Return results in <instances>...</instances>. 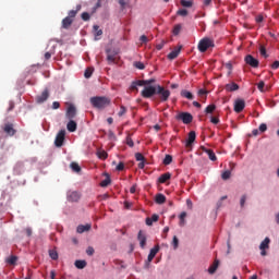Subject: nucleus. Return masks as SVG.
<instances>
[{"mask_svg":"<svg viewBox=\"0 0 279 279\" xmlns=\"http://www.w3.org/2000/svg\"><path fill=\"white\" fill-rule=\"evenodd\" d=\"M50 258H52V260H58V252L56 251H50Z\"/></svg>","mask_w":279,"mask_h":279,"instance_id":"nucleus-53","label":"nucleus"},{"mask_svg":"<svg viewBox=\"0 0 279 279\" xmlns=\"http://www.w3.org/2000/svg\"><path fill=\"white\" fill-rule=\"evenodd\" d=\"M178 121H182L185 125L193 123V114L189 112H181L177 116Z\"/></svg>","mask_w":279,"mask_h":279,"instance_id":"nucleus-5","label":"nucleus"},{"mask_svg":"<svg viewBox=\"0 0 279 279\" xmlns=\"http://www.w3.org/2000/svg\"><path fill=\"white\" fill-rule=\"evenodd\" d=\"M72 171H74V173H80V171H82V167H80V163L73 161L71 165H70Z\"/></svg>","mask_w":279,"mask_h":279,"instance_id":"nucleus-30","label":"nucleus"},{"mask_svg":"<svg viewBox=\"0 0 279 279\" xmlns=\"http://www.w3.org/2000/svg\"><path fill=\"white\" fill-rule=\"evenodd\" d=\"M94 32L95 36H101L104 34V31L99 29V25H94Z\"/></svg>","mask_w":279,"mask_h":279,"instance_id":"nucleus-44","label":"nucleus"},{"mask_svg":"<svg viewBox=\"0 0 279 279\" xmlns=\"http://www.w3.org/2000/svg\"><path fill=\"white\" fill-rule=\"evenodd\" d=\"M244 60L248 64V66H252L253 69H258L259 61L254 58V56L247 54Z\"/></svg>","mask_w":279,"mask_h":279,"instance_id":"nucleus-7","label":"nucleus"},{"mask_svg":"<svg viewBox=\"0 0 279 279\" xmlns=\"http://www.w3.org/2000/svg\"><path fill=\"white\" fill-rule=\"evenodd\" d=\"M158 252H160V246L156 245L155 247H153L148 254L147 260L148 263H151V260H154V258H156V254H158Z\"/></svg>","mask_w":279,"mask_h":279,"instance_id":"nucleus-16","label":"nucleus"},{"mask_svg":"<svg viewBox=\"0 0 279 279\" xmlns=\"http://www.w3.org/2000/svg\"><path fill=\"white\" fill-rule=\"evenodd\" d=\"M195 138H197L195 131H191L189 133V137H187L185 146L191 147V145H193L195 143Z\"/></svg>","mask_w":279,"mask_h":279,"instance_id":"nucleus-17","label":"nucleus"},{"mask_svg":"<svg viewBox=\"0 0 279 279\" xmlns=\"http://www.w3.org/2000/svg\"><path fill=\"white\" fill-rule=\"evenodd\" d=\"M177 14H179V16H189V11L186 9H181Z\"/></svg>","mask_w":279,"mask_h":279,"instance_id":"nucleus-47","label":"nucleus"},{"mask_svg":"<svg viewBox=\"0 0 279 279\" xmlns=\"http://www.w3.org/2000/svg\"><path fill=\"white\" fill-rule=\"evenodd\" d=\"M65 136H66L65 130L59 131V133L57 134L56 140H54L56 147H62V145H64Z\"/></svg>","mask_w":279,"mask_h":279,"instance_id":"nucleus-6","label":"nucleus"},{"mask_svg":"<svg viewBox=\"0 0 279 279\" xmlns=\"http://www.w3.org/2000/svg\"><path fill=\"white\" fill-rule=\"evenodd\" d=\"M16 260H19V257L16 255H12L7 258L8 265H16Z\"/></svg>","mask_w":279,"mask_h":279,"instance_id":"nucleus-31","label":"nucleus"},{"mask_svg":"<svg viewBox=\"0 0 279 279\" xmlns=\"http://www.w3.org/2000/svg\"><path fill=\"white\" fill-rule=\"evenodd\" d=\"M116 169L117 171H123V169H125V163H123V161H120Z\"/></svg>","mask_w":279,"mask_h":279,"instance_id":"nucleus-54","label":"nucleus"},{"mask_svg":"<svg viewBox=\"0 0 279 279\" xmlns=\"http://www.w3.org/2000/svg\"><path fill=\"white\" fill-rule=\"evenodd\" d=\"M58 108H60V102L59 101H53L52 102V109L58 110Z\"/></svg>","mask_w":279,"mask_h":279,"instance_id":"nucleus-60","label":"nucleus"},{"mask_svg":"<svg viewBox=\"0 0 279 279\" xmlns=\"http://www.w3.org/2000/svg\"><path fill=\"white\" fill-rule=\"evenodd\" d=\"M93 71H94L93 68H87V69L85 70L84 77H86V80H88L89 77H92V76H93Z\"/></svg>","mask_w":279,"mask_h":279,"instance_id":"nucleus-37","label":"nucleus"},{"mask_svg":"<svg viewBox=\"0 0 279 279\" xmlns=\"http://www.w3.org/2000/svg\"><path fill=\"white\" fill-rule=\"evenodd\" d=\"M76 114H77V109L75 108V106L70 105L65 112L66 119L73 120V119H75Z\"/></svg>","mask_w":279,"mask_h":279,"instance_id":"nucleus-8","label":"nucleus"},{"mask_svg":"<svg viewBox=\"0 0 279 279\" xmlns=\"http://www.w3.org/2000/svg\"><path fill=\"white\" fill-rule=\"evenodd\" d=\"M140 40H141V43H144V44H147V36H145V35H142L141 37H140Z\"/></svg>","mask_w":279,"mask_h":279,"instance_id":"nucleus-63","label":"nucleus"},{"mask_svg":"<svg viewBox=\"0 0 279 279\" xmlns=\"http://www.w3.org/2000/svg\"><path fill=\"white\" fill-rule=\"evenodd\" d=\"M157 90H158V87L149 85L144 87L141 95L142 97H144V99H151V97H154V95L157 94Z\"/></svg>","mask_w":279,"mask_h":279,"instance_id":"nucleus-3","label":"nucleus"},{"mask_svg":"<svg viewBox=\"0 0 279 279\" xmlns=\"http://www.w3.org/2000/svg\"><path fill=\"white\" fill-rule=\"evenodd\" d=\"M76 269H84L87 265L86 260H82V259H77L75 263H74Z\"/></svg>","mask_w":279,"mask_h":279,"instance_id":"nucleus-29","label":"nucleus"},{"mask_svg":"<svg viewBox=\"0 0 279 279\" xmlns=\"http://www.w3.org/2000/svg\"><path fill=\"white\" fill-rule=\"evenodd\" d=\"M3 132H5V134H8V136H14V134H16V130L14 129V124H12V123L4 124Z\"/></svg>","mask_w":279,"mask_h":279,"instance_id":"nucleus-15","label":"nucleus"},{"mask_svg":"<svg viewBox=\"0 0 279 279\" xmlns=\"http://www.w3.org/2000/svg\"><path fill=\"white\" fill-rule=\"evenodd\" d=\"M155 202L156 204H165V202H167V196H165L163 194H157L155 197Z\"/></svg>","mask_w":279,"mask_h":279,"instance_id":"nucleus-27","label":"nucleus"},{"mask_svg":"<svg viewBox=\"0 0 279 279\" xmlns=\"http://www.w3.org/2000/svg\"><path fill=\"white\" fill-rule=\"evenodd\" d=\"M172 245L174 247V250H178V245H180V240H178V236H173L172 239Z\"/></svg>","mask_w":279,"mask_h":279,"instance_id":"nucleus-48","label":"nucleus"},{"mask_svg":"<svg viewBox=\"0 0 279 279\" xmlns=\"http://www.w3.org/2000/svg\"><path fill=\"white\" fill-rule=\"evenodd\" d=\"M97 156L100 160H106V158H108V153L106 150H98Z\"/></svg>","mask_w":279,"mask_h":279,"instance_id":"nucleus-33","label":"nucleus"},{"mask_svg":"<svg viewBox=\"0 0 279 279\" xmlns=\"http://www.w3.org/2000/svg\"><path fill=\"white\" fill-rule=\"evenodd\" d=\"M68 132H75L77 130V122L70 120L66 124Z\"/></svg>","mask_w":279,"mask_h":279,"instance_id":"nucleus-21","label":"nucleus"},{"mask_svg":"<svg viewBox=\"0 0 279 279\" xmlns=\"http://www.w3.org/2000/svg\"><path fill=\"white\" fill-rule=\"evenodd\" d=\"M138 86H143V83L141 82V80L133 81L131 83L130 90H136V93H138Z\"/></svg>","mask_w":279,"mask_h":279,"instance_id":"nucleus-25","label":"nucleus"},{"mask_svg":"<svg viewBox=\"0 0 279 279\" xmlns=\"http://www.w3.org/2000/svg\"><path fill=\"white\" fill-rule=\"evenodd\" d=\"M25 233H26L27 236H32V233H33L32 228H29V227L26 228Z\"/></svg>","mask_w":279,"mask_h":279,"instance_id":"nucleus-64","label":"nucleus"},{"mask_svg":"<svg viewBox=\"0 0 279 279\" xmlns=\"http://www.w3.org/2000/svg\"><path fill=\"white\" fill-rule=\"evenodd\" d=\"M217 110V106L215 105H209L206 107L205 112L206 114H213Z\"/></svg>","mask_w":279,"mask_h":279,"instance_id":"nucleus-32","label":"nucleus"},{"mask_svg":"<svg viewBox=\"0 0 279 279\" xmlns=\"http://www.w3.org/2000/svg\"><path fill=\"white\" fill-rule=\"evenodd\" d=\"M271 69H274L275 71L277 69H279V61H275L272 64H271Z\"/></svg>","mask_w":279,"mask_h":279,"instance_id":"nucleus-61","label":"nucleus"},{"mask_svg":"<svg viewBox=\"0 0 279 279\" xmlns=\"http://www.w3.org/2000/svg\"><path fill=\"white\" fill-rule=\"evenodd\" d=\"M168 180H171V174L169 172H166L159 177L158 183L165 184V182H167Z\"/></svg>","mask_w":279,"mask_h":279,"instance_id":"nucleus-22","label":"nucleus"},{"mask_svg":"<svg viewBox=\"0 0 279 279\" xmlns=\"http://www.w3.org/2000/svg\"><path fill=\"white\" fill-rule=\"evenodd\" d=\"M126 145H129V147H134V141L132 140V137H126Z\"/></svg>","mask_w":279,"mask_h":279,"instance_id":"nucleus-56","label":"nucleus"},{"mask_svg":"<svg viewBox=\"0 0 279 279\" xmlns=\"http://www.w3.org/2000/svg\"><path fill=\"white\" fill-rule=\"evenodd\" d=\"M137 240L140 241V246L142 250H145V245H147V235H145V232L143 230H140Z\"/></svg>","mask_w":279,"mask_h":279,"instance_id":"nucleus-14","label":"nucleus"},{"mask_svg":"<svg viewBox=\"0 0 279 279\" xmlns=\"http://www.w3.org/2000/svg\"><path fill=\"white\" fill-rule=\"evenodd\" d=\"M81 19L83 21H90V14L88 12H83Z\"/></svg>","mask_w":279,"mask_h":279,"instance_id":"nucleus-49","label":"nucleus"},{"mask_svg":"<svg viewBox=\"0 0 279 279\" xmlns=\"http://www.w3.org/2000/svg\"><path fill=\"white\" fill-rule=\"evenodd\" d=\"M156 80L150 78V80H141L142 86H151Z\"/></svg>","mask_w":279,"mask_h":279,"instance_id":"nucleus-35","label":"nucleus"},{"mask_svg":"<svg viewBox=\"0 0 279 279\" xmlns=\"http://www.w3.org/2000/svg\"><path fill=\"white\" fill-rule=\"evenodd\" d=\"M243 110H245V100L243 99H238L234 102V112H243Z\"/></svg>","mask_w":279,"mask_h":279,"instance_id":"nucleus-13","label":"nucleus"},{"mask_svg":"<svg viewBox=\"0 0 279 279\" xmlns=\"http://www.w3.org/2000/svg\"><path fill=\"white\" fill-rule=\"evenodd\" d=\"M181 97H184L185 99H190V100L194 99L193 94L186 89L181 90Z\"/></svg>","mask_w":279,"mask_h":279,"instance_id":"nucleus-28","label":"nucleus"},{"mask_svg":"<svg viewBox=\"0 0 279 279\" xmlns=\"http://www.w3.org/2000/svg\"><path fill=\"white\" fill-rule=\"evenodd\" d=\"M269 243L271 240L269 238H265L264 241L259 245V250H262V256H267V252L265 250H269Z\"/></svg>","mask_w":279,"mask_h":279,"instance_id":"nucleus-11","label":"nucleus"},{"mask_svg":"<svg viewBox=\"0 0 279 279\" xmlns=\"http://www.w3.org/2000/svg\"><path fill=\"white\" fill-rule=\"evenodd\" d=\"M80 10H82V4H77L76 5V10H71L69 13H68V19H75V16H77V13L80 12Z\"/></svg>","mask_w":279,"mask_h":279,"instance_id":"nucleus-19","label":"nucleus"},{"mask_svg":"<svg viewBox=\"0 0 279 279\" xmlns=\"http://www.w3.org/2000/svg\"><path fill=\"white\" fill-rule=\"evenodd\" d=\"M171 162H173V157L171 155H166L163 159V165H171Z\"/></svg>","mask_w":279,"mask_h":279,"instance_id":"nucleus-39","label":"nucleus"},{"mask_svg":"<svg viewBox=\"0 0 279 279\" xmlns=\"http://www.w3.org/2000/svg\"><path fill=\"white\" fill-rule=\"evenodd\" d=\"M82 199V194L77 191H72L68 193V202H80Z\"/></svg>","mask_w":279,"mask_h":279,"instance_id":"nucleus-10","label":"nucleus"},{"mask_svg":"<svg viewBox=\"0 0 279 279\" xmlns=\"http://www.w3.org/2000/svg\"><path fill=\"white\" fill-rule=\"evenodd\" d=\"M181 5L183 8H193V1H191V0H181Z\"/></svg>","mask_w":279,"mask_h":279,"instance_id":"nucleus-34","label":"nucleus"},{"mask_svg":"<svg viewBox=\"0 0 279 279\" xmlns=\"http://www.w3.org/2000/svg\"><path fill=\"white\" fill-rule=\"evenodd\" d=\"M207 155H208L209 160H211L213 162H215V160H217V155H215V151H213V149L208 150Z\"/></svg>","mask_w":279,"mask_h":279,"instance_id":"nucleus-41","label":"nucleus"},{"mask_svg":"<svg viewBox=\"0 0 279 279\" xmlns=\"http://www.w3.org/2000/svg\"><path fill=\"white\" fill-rule=\"evenodd\" d=\"M247 199V195H242L241 199H240V206L243 208V206H245V202Z\"/></svg>","mask_w":279,"mask_h":279,"instance_id":"nucleus-55","label":"nucleus"},{"mask_svg":"<svg viewBox=\"0 0 279 279\" xmlns=\"http://www.w3.org/2000/svg\"><path fill=\"white\" fill-rule=\"evenodd\" d=\"M90 230V225H80L76 229L78 234H83V232H88Z\"/></svg>","mask_w":279,"mask_h":279,"instance_id":"nucleus-24","label":"nucleus"},{"mask_svg":"<svg viewBox=\"0 0 279 279\" xmlns=\"http://www.w3.org/2000/svg\"><path fill=\"white\" fill-rule=\"evenodd\" d=\"M169 233V227L163 228L162 239H167V234Z\"/></svg>","mask_w":279,"mask_h":279,"instance_id":"nucleus-59","label":"nucleus"},{"mask_svg":"<svg viewBox=\"0 0 279 279\" xmlns=\"http://www.w3.org/2000/svg\"><path fill=\"white\" fill-rule=\"evenodd\" d=\"M219 269V259H215L211 266L208 268V274L213 275Z\"/></svg>","mask_w":279,"mask_h":279,"instance_id":"nucleus-20","label":"nucleus"},{"mask_svg":"<svg viewBox=\"0 0 279 279\" xmlns=\"http://www.w3.org/2000/svg\"><path fill=\"white\" fill-rule=\"evenodd\" d=\"M89 104L97 110H105V108L110 106L111 100L106 96H94L89 99Z\"/></svg>","mask_w":279,"mask_h":279,"instance_id":"nucleus-1","label":"nucleus"},{"mask_svg":"<svg viewBox=\"0 0 279 279\" xmlns=\"http://www.w3.org/2000/svg\"><path fill=\"white\" fill-rule=\"evenodd\" d=\"M210 47H215V41L208 37L201 39L198 43V51H201V53H206Z\"/></svg>","mask_w":279,"mask_h":279,"instance_id":"nucleus-2","label":"nucleus"},{"mask_svg":"<svg viewBox=\"0 0 279 279\" xmlns=\"http://www.w3.org/2000/svg\"><path fill=\"white\" fill-rule=\"evenodd\" d=\"M87 256H93L95 254V248L93 246H88L86 250Z\"/></svg>","mask_w":279,"mask_h":279,"instance_id":"nucleus-52","label":"nucleus"},{"mask_svg":"<svg viewBox=\"0 0 279 279\" xmlns=\"http://www.w3.org/2000/svg\"><path fill=\"white\" fill-rule=\"evenodd\" d=\"M156 95H159L161 101H168L169 97H171V92L169 89H165V87L158 85Z\"/></svg>","mask_w":279,"mask_h":279,"instance_id":"nucleus-4","label":"nucleus"},{"mask_svg":"<svg viewBox=\"0 0 279 279\" xmlns=\"http://www.w3.org/2000/svg\"><path fill=\"white\" fill-rule=\"evenodd\" d=\"M257 88H258V90H260V93H265V82H264V81H260V82L257 84Z\"/></svg>","mask_w":279,"mask_h":279,"instance_id":"nucleus-50","label":"nucleus"},{"mask_svg":"<svg viewBox=\"0 0 279 279\" xmlns=\"http://www.w3.org/2000/svg\"><path fill=\"white\" fill-rule=\"evenodd\" d=\"M125 112H128V108H125V106L121 105L120 111L118 112V117H123V114H125Z\"/></svg>","mask_w":279,"mask_h":279,"instance_id":"nucleus-43","label":"nucleus"},{"mask_svg":"<svg viewBox=\"0 0 279 279\" xmlns=\"http://www.w3.org/2000/svg\"><path fill=\"white\" fill-rule=\"evenodd\" d=\"M180 32H182V25L177 24V25L173 27L172 34H173L174 36H178V35L180 34Z\"/></svg>","mask_w":279,"mask_h":279,"instance_id":"nucleus-36","label":"nucleus"},{"mask_svg":"<svg viewBox=\"0 0 279 279\" xmlns=\"http://www.w3.org/2000/svg\"><path fill=\"white\" fill-rule=\"evenodd\" d=\"M118 3L121 5L122 10H125V5H128V2L125 0H118Z\"/></svg>","mask_w":279,"mask_h":279,"instance_id":"nucleus-57","label":"nucleus"},{"mask_svg":"<svg viewBox=\"0 0 279 279\" xmlns=\"http://www.w3.org/2000/svg\"><path fill=\"white\" fill-rule=\"evenodd\" d=\"M134 66H135L136 69H140V71H143V69H145V64H144L143 62H141V61L135 62V63H134Z\"/></svg>","mask_w":279,"mask_h":279,"instance_id":"nucleus-51","label":"nucleus"},{"mask_svg":"<svg viewBox=\"0 0 279 279\" xmlns=\"http://www.w3.org/2000/svg\"><path fill=\"white\" fill-rule=\"evenodd\" d=\"M232 175V172L230 170H226L222 172L221 178L222 180H230V177Z\"/></svg>","mask_w":279,"mask_h":279,"instance_id":"nucleus-38","label":"nucleus"},{"mask_svg":"<svg viewBox=\"0 0 279 279\" xmlns=\"http://www.w3.org/2000/svg\"><path fill=\"white\" fill-rule=\"evenodd\" d=\"M71 25H73V19L65 17V19L62 20L63 29H69V27H71Z\"/></svg>","mask_w":279,"mask_h":279,"instance_id":"nucleus-23","label":"nucleus"},{"mask_svg":"<svg viewBox=\"0 0 279 279\" xmlns=\"http://www.w3.org/2000/svg\"><path fill=\"white\" fill-rule=\"evenodd\" d=\"M182 47L171 51L169 54H168V59L169 60H175V58H178V56H180V51H181Z\"/></svg>","mask_w":279,"mask_h":279,"instance_id":"nucleus-26","label":"nucleus"},{"mask_svg":"<svg viewBox=\"0 0 279 279\" xmlns=\"http://www.w3.org/2000/svg\"><path fill=\"white\" fill-rule=\"evenodd\" d=\"M135 160H137V162H143V161H145V156H143V154H141V153H136Z\"/></svg>","mask_w":279,"mask_h":279,"instance_id":"nucleus-42","label":"nucleus"},{"mask_svg":"<svg viewBox=\"0 0 279 279\" xmlns=\"http://www.w3.org/2000/svg\"><path fill=\"white\" fill-rule=\"evenodd\" d=\"M110 182H111L110 177L107 175V178L100 182V186H102V189H105L106 186H108L110 184Z\"/></svg>","mask_w":279,"mask_h":279,"instance_id":"nucleus-40","label":"nucleus"},{"mask_svg":"<svg viewBox=\"0 0 279 279\" xmlns=\"http://www.w3.org/2000/svg\"><path fill=\"white\" fill-rule=\"evenodd\" d=\"M225 89L227 90V93H234V90H239V84L234 82L228 83L225 86Z\"/></svg>","mask_w":279,"mask_h":279,"instance_id":"nucleus-18","label":"nucleus"},{"mask_svg":"<svg viewBox=\"0 0 279 279\" xmlns=\"http://www.w3.org/2000/svg\"><path fill=\"white\" fill-rule=\"evenodd\" d=\"M49 99V89H45L40 95L36 96L37 104H45Z\"/></svg>","mask_w":279,"mask_h":279,"instance_id":"nucleus-12","label":"nucleus"},{"mask_svg":"<svg viewBox=\"0 0 279 279\" xmlns=\"http://www.w3.org/2000/svg\"><path fill=\"white\" fill-rule=\"evenodd\" d=\"M211 123H214V125H217V123H219V118L217 117H211Z\"/></svg>","mask_w":279,"mask_h":279,"instance_id":"nucleus-62","label":"nucleus"},{"mask_svg":"<svg viewBox=\"0 0 279 279\" xmlns=\"http://www.w3.org/2000/svg\"><path fill=\"white\" fill-rule=\"evenodd\" d=\"M258 130L263 133V132H267V125L265 123H262L258 128Z\"/></svg>","mask_w":279,"mask_h":279,"instance_id":"nucleus-58","label":"nucleus"},{"mask_svg":"<svg viewBox=\"0 0 279 279\" xmlns=\"http://www.w3.org/2000/svg\"><path fill=\"white\" fill-rule=\"evenodd\" d=\"M117 60H118L117 51L107 50L108 64H117Z\"/></svg>","mask_w":279,"mask_h":279,"instance_id":"nucleus-9","label":"nucleus"},{"mask_svg":"<svg viewBox=\"0 0 279 279\" xmlns=\"http://www.w3.org/2000/svg\"><path fill=\"white\" fill-rule=\"evenodd\" d=\"M184 219H186V211L180 214V226H184Z\"/></svg>","mask_w":279,"mask_h":279,"instance_id":"nucleus-46","label":"nucleus"},{"mask_svg":"<svg viewBox=\"0 0 279 279\" xmlns=\"http://www.w3.org/2000/svg\"><path fill=\"white\" fill-rule=\"evenodd\" d=\"M259 52H260V56H263L264 58H268L267 49L265 48V46L259 47Z\"/></svg>","mask_w":279,"mask_h":279,"instance_id":"nucleus-45","label":"nucleus"}]
</instances>
